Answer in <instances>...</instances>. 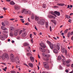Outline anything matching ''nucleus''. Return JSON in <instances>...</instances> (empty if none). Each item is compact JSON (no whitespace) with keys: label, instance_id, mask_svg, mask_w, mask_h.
<instances>
[{"label":"nucleus","instance_id":"f257e3e1","mask_svg":"<svg viewBox=\"0 0 73 73\" xmlns=\"http://www.w3.org/2000/svg\"><path fill=\"white\" fill-rule=\"evenodd\" d=\"M45 23V21L44 19H39V21H38V24H40L41 25H43Z\"/></svg>","mask_w":73,"mask_h":73},{"label":"nucleus","instance_id":"f03ea898","mask_svg":"<svg viewBox=\"0 0 73 73\" xmlns=\"http://www.w3.org/2000/svg\"><path fill=\"white\" fill-rule=\"evenodd\" d=\"M43 65L44 67L45 68H47V69H49V64L46 62H43Z\"/></svg>","mask_w":73,"mask_h":73},{"label":"nucleus","instance_id":"7ed1b4c3","mask_svg":"<svg viewBox=\"0 0 73 73\" xmlns=\"http://www.w3.org/2000/svg\"><path fill=\"white\" fill-rule=\"evenodd\" d=\"M50 48L51 49H53L54 48H55V47H56V44H53L51 43L49 45Z\"/></svg>","mask_w":73,"mask_h":73},{"label":"nucleus","instance_id":"20e7f679","mask_svg":"<svg viewBox=\"0 0 73 73\" xmlns=\"http://www.w3.org/2000/svg\"><path fill=\"white\" fill-rule=\"evenodd\" d=\"M47 17L50 18V19H56V17L54 16L50 15L48 14L47 16Z\"/></svg>","mask_w":73,"mask_h":73},{"label":"nucleus","instance_id":"39448f33","mask_svg":"<svg viewBox=\"0 0 73 73\" xmlns=\"http://www.w3.org/2000/svg\"><path fill=\"white\" fill-rule=\"evenodd\" d=\"M62 53H65L66 55L67 54V50L65 49L64 48L62 49Z\"/></svg>","mask_w":73,"mask_h":73},{"label":"nucleus","instance_id":"423d86ee","mask_svg":"<svg viewBox=\"0 0 73 73\" xmlns=\"http://www.w3.org/2000/svg\"><path fill=\"white\" fill-rule=\"evenodd\" d=\"M39 50L41 51V52H45V49L44 48H43L42 47H40Z\"/></svg>","mask_w":73,"mask_h":73},{"label":"nucleus","instance_id":"0eeeda50","mask_svg":"<svg viewBox=\"0 0 73 73\" xmlns=\"http://www.w3.org/2000/svg\"><path fill=\"white\" fill-rule=\"evenodd\" d=\"M40 45L41 46L40 47L43 48H46V46L44 43H40Z\"/></svg>","mask_w":73,"mask_h":73},{"label":"nucleus","instance_id":"6e6552de","mask_svg":"<svg viewBox=\"0 0 73 73\" xmlns=\"http://www.w3.org/2000/svg\"><path fill=\"white\" fill-rule=\"evenodd\" d=\"M19 32V29H17L16 31H15L14 32V35L15 36H17L18 33Z\"/></svg>","mask_w":73,"mask_h":73},{"label":"nucleus","instance_id":"1a4fd4ad","mask_svg":"<svg viewBox=\"0 0 73 73\" xmlns=\"http://www.w3.org/2000/svg\"><path fill=\"white\" fill-rule=\"evenodd\" d=\"M14 7L15 9H17V10H19V9H20V8L21 7L20 6L17 5H15Z\"/></svg>","mask_w":73,"mask_h":73},{"label":"nucleus","instance_id":"9d476101","mask_svg":"<svg viewBox=\"0 0 73 73\" xmlns=\"http://www.w3.org/2000/svg\"><path fill=\"white\" fill-rule=\"evenodd\" d=\"M55 48H56L58 50H60V45H59V44H57L56 46V45Z\"/></svg>","mask_w":73,"mask_h":73},{"label":"nucleus","instance_id":"9b49d317","mask_svg":"<svg viewBox=\"0 0 73 73\" xmlns=\"http://www.w3.org/2000/svg\"><path fill=\"white\" fill-rule=\"evenodd\" d=\"M54 13L57 16H60V13L59 12L55 11Z\"/></svg>","mask_w":73,"mask_h":73},{"label":"nucleus","instance_id":"f8f14e48","mask_svg":"<svg viewBox=\"0 0 73 73\" xmlns=\"http://www.w3.org/2000/svg\"><path fill=\"white\" fill-rule=\"evenodd\" d=\"M27 33L26 32L23 33H22V36L23 37H25L27 36Z\"/></svg>","mask_w":73,"mask_h":73},{"label":"nucleus","instance_id":"ddd939ff","mask_svg":"<svg viewBox=\"0 0 73 73\" xmlns=\"http://www.w3.org/2000/svg\"><path fill=\"white\" fill-rule=\"evenodd\" d=\"M57 5H58L59 6L62 7V6H64V5L65 4L64 3H57Z\"/></svg>","mask_w":73,"mask_h":73},{"label":"nucleus","instance_id":"4468645a","mask_svg":"<svg viewBox=\"0 0 73 73\" xmlns=\"http://www.w3.org/2000/svg\"><path fill=\"white\" fill-rule=\"evenodd\" d=\"M30 59L31 61L32 62H34V61L35 60L34 57L32 56H31L30 57Z\"/></svg>","mask_w":73,"mask_h":73},{"label":"nucleus","instance_id":"2eb2a0df","mask_svg":"<svg viewBox=\"0 0 73 73\" xmlns=\"http://www.w3.org/2000/svg\"><path fill=\"white\" fill-rule=\"evenodd\" d=\"M53 52L55 53H58V50L57 49H55L53 50Z\"/></svg>","mask_w":73,"mask_h":73},{"label":"nucleus","instance_id":"dca6fc26","mask_svg":"<svg viewBox=\"0 0 73 73\" xmlns=\"http://www.w3.org/2000/svg\"><path fill=\"white\" fill-rule=\"evenodd\" d=\"M10 29L11 32H12L15 30V29H14V27L12 26L10 27Z\"/></svg>","mask_w":73,"mask_h":73},{"label":"nucleus","instance_id":"f3484780","mask_svg":"<svg viewBox=\"0 0 73 73\" xmlns=\"http://www.w3.org/2000/svg\"><path fill=\"white\" fill-rule=\"evenodd\" d=\"M10 58L11 59H13L14 58V55H13V54H11L10 55Z\"/></svg>","mask_w":73,"mask_h":73},{"label":"nucleus","instance_id":"a211bd4d","mask_svg":"<svg viewBox=\"0 0 73 73\" xmlns=\"http://www.w3.org/2000/svg\"><path fill=\"white\" fill-rule=\"evenodd\" d=\"M29 45V44L28 43L25 42L24 44V46H28Z\"/></svg>","mask_w":73,"mask_h":73},{"label":"nucleus","instance_id":"6ab92c4d","mask_svg":"<svg viewBox=\"0 0 73 73\" xmlns=\"http://www.w3.org/2000/svg\"><path fill=\"white\" fill-rule=\"evenodd\" d=\"M16 63L18 64V65H19L20 64V60H19V58H17V61H16Z\"/></svg>","mask_w":73,"mask_h":73},{"label":"nucleus","instance_id":"aec40b11","mask_svg":"<svg viewBox=\"0 0 73 73\" xmlns=\"http://www.w3.org/2000/svg\"><path fill=\"white\" fill-rule=\"evenodd\" d=\"M0 38H1L2 40H4V36L3 35H1L0 36Z\"/></svg>","mask_w":73,"mask_h":73},{"label":"nucleus","instance_id":"412c9836","mask_svg":"<svg viewBox=\"0 0 73 73\" xmlns=\"http://www.w3.org/2000/svg\"><path fill=\"white\" fill-rule=\"evenodd\" d=\"M27 56H29V57L30 56H32V54L30 53H27L26 54Z\"/></svg>","mask_w":73,"mask_h":73},{"label":"nucleus","instance_id":"4be33fe9","mask_svg":"<svg viewBox=\"0 0 73 73\" xmlns=\"http://www.w3.org/2000/svg\"><path fill=\"white\" fill-rule=\"evenodd\" d=\"M29 66H30L31 68H33V64L31 63H29Z\"/></svg>","mask_w":73,"mask_h":73},{"label":"nucleus","instance_id":"5701e85b","mask_svg":"<svg viewBox=\"0 0 73 73\" xmlns=\"http://www.w3.org/2000/svg\"><path fill=\"white\" fill-rule=\"evenodd\" d=\"M35 20H37V23H38V21H39V17H38L35 16Z\"/></svg>","mask_w":73,"mask_h":73},{"label":"nucleus","instance_id":"b1692460","mask_svg":"<svg viewBox=\"0 0 73 73\" xmlns=\"http://www.w3.org/2000/svg\"><path fill=\"white\" fill-rule=\"evenodd\" d=\"M51 22H52V23H53L55 25L56 24V21L55 20H51Z\"/></svg>","mask_w":73,"mask_h":73},{"label":"nucleus","instance_id":"393cba45","mask_svg":"<svg viewBox=\"0 0 73 73\" xmlns=\"http://www.w3.org/2000/svg\"><path fill=\"white\" fill-rule=\"evenodd\" d=\"M61 58H62L61 56H59L58 57V60L60 61V60H61Z\"/></svg>","mask_w":73,"mask_h":73},{"label":"nucleus","instance_id":"a878e982","mask_svg":"<svg viewBox=\"0 0 73 73\" xmlns=\"http://www.w3.org/2000/svg\"><path fill=\"white\" fill-rule=\"evenodd\" d=\"M4 23L6 25H8V24H9V22L7 21H4Z\"/></svg>","mask_w":73,"mask_h":73},{"label":"nucleus","instance_id":"bb28decb","mask_svg":"<svg viewBox=\"0 0 73 73\" xmlns=\"http://www.w3.org/2000/svg\"><path fill=\"white\" fill-rule=\"evenodd\" d=\"M10 3L11 5H15V2H13V1H11L10 2Z\"/></svg>","mask_w":73,"mask_h":73},{"label":"nucleus","instance_id":"cd10ccee","mask_svg":"<svg viewBox=\"0 0 73 73\" xmlns=\"http://www.w3.org/2000/svg\"><path fill=\"white\" fill-rule=\"evenodd\" d=\"M26 12V9H23L22 10V13H24V12Z\"/></svg>","mask_w":73,"mask_h":73},{"label":"nucleus","instance_id":"c85d7f7f","mask_svg":"<svg viewBox=\"0 0 73 73\" xmlns=\"http://www.w3.org/2000/svg\"><path fill=\"white\" fill-rule=\"evenodd\" d=\"M35 19V16L33 15H32L31 17V19L32 20H33Z\"/></svg>","mask_w":73,"mask_h":73},{"label":"nucleus","instance_id":"c756f323","mask_svg":"<svg viewBox=\"0 0 73 73\" xmlns=\"http://www.w3.org/2000/svg\"><path fill=\"white\" fill-rule=\"evenodd\" d=\"M42 7L43 8H46V5L45 3H44L43 4Z\"/></svg>","mask_w":73,"mask_h":73},{"label":"nucleus","instance_id":"7c9ffc66","mask_svg":"<svg viewBox=\"0 0 73 73\" xmlns=\"http://www.w3.org/2000/svg\"><path fill=\"white\" fill-rule=\"evenodd\" d=\"M45 57H47V58H49V57H50V55L48 54L47 55H45Z\"/></svg>","mask_w":73,"mask_h":73},{"label":"nucleus","instance_id":"2f4dec72","mask_svg":"<svg viewBox=\"0 0 73 73\" xmlns=\"http://www.w3.org/2000/svg\"><path fill=\"white\" fill-rule=\"evenodd\" d=\"M68 29H67L65 30V31L64 32V33L65 34H66V33H68Z\"/></svg>","mask_w":73,"mask_h":73},{"label":"nucleus","instance_id":"473e14b6","mask_svg":"<svg viewBox=\"0 0 73 73\" xmlns=\"http://www.w3.org/2000/svg\"><path fill=\"white\" fill-rule=\"evenodd\" d=\"M5 58H9L8 57V55L7 54H6L5 55Z\"/></svg>","mask_w":73,"mask_h":73},{"label":"nucleus","instance_id":"72a5a7b5","mask_svg":"<svg viewBox=\"0 0 73 73\" xmlns=\"http://www.w3.org/2000/svg\"><path fill=\"white\" fill-rule=\"evenodd\" d=\"M47 44H48V45H50V44H52L51 43V42H50V41H49L48 40H47Z\"/></svg>","mask_w":73,"mask_h":73},{"label":"nucleus","instance_id":"f704fd0d","mask_svg":"<svg viewBox=\"0 0 73 73\" xmlns=\"http://www.w3.org/2000/svg\"><path fill=\"white\" fill-rule=\"evenodd\" d=\"M58 68L60 70L62 69V67H61V66H59L58 67Z\"/></svg>","mask_w":73,"mask_h":73},{"label":"nucleus","instance_id":"c9c22d12","mask_svg":"<svg viewBox=\"0 0 73 73\" xmlns=\"http://www.w3.org/2000/svg\"><path fill=\"white\" fill-rule=\"evenodd\" d=\"M50 13L51 14V15H53L54 14V13H54V12H53V11H51L50 12Z\"/></svg>","mask_w":73,"mask_h":73},{"label":"nucleus","instance_id":"e433bc0d","mask_svg":"<svg viewBox=\"0 0 73 73\" xmlns=\"http://www.w3.org/2000/svg\"><path fill=\"white\" fill-rule=\"evenodd\" d=\"M2 25H3V26L5 27V24H4V23L3 22L2 23Z\"/></svg>","mask_w":73,"mask_h":73},{"label":"nucleus","instance_id":"4c0bfd02","mask_svg":"<svg viewBox=\"0 0 73 73\" xmlns=\"http://www.w3.org/2000/svg\"><path fill=\"white\" fill-rule=\"evenodd\" d=\"M10 72L11 73H16V72L14 70H11Z\"/></svg>","mask_w":73,"mask_h":73},{"label":"nucleus","instance_id":"58836bf2","mask_svg":"<svg viewBox=\"0 0 73 73\" xmlns=\"http://www.w3.org/2000/svg\"><path fill=\"white\" fill-rule=\"evenodd\" d=\"M68 37H70V33H68L67 35Z\"/></svg>","mask_w":73,"mask_h":73},{"label":"nucleus","instance_id":"ea45409f","mask_svg":"<svg viewBox=\"0 0 73 73\" xmlns=\"http://www.w3.org/2000/svg\"><path fill=\"white\" fill-rule=\"evenodd\" d=\"M22 32H23V30H20V32H19V35L21 34V33H22Z\"/></svg>","mask_w":73,"mask_h":73},{"label":"nucleus","instance_id":"a19ab883","mask_svg":"<svg viewBox=\"0 0 73 73\" xmlns=\"http://www.w3.org/2000/svg\"><path fill=\"white\" fill-rule=\"evenodd\" d=\"M63 62H66V60H65V59H63Z\"/></svg>","mask_w":73,"mask_h":73},{"label":"nucleus","instance_id":"79ce46f5","mask_svg":"<svg viewBox=\"0 0 73 73\" xmlns=\"http://www.w3.org/2000/svg\"><path fill=\"white\" fill-rule=\"evenodd\" d=\"M28 11H26V12H25V14H28Z\"/></svg>","mask_w":73,"mask_h":73},{"label":"nucleus","instance_id":"37998d69","mask_svg":"<svg viewBox=\"0 0 73 73\" xmlns=\"http://www.w3.org/2000/svg\"><path fill=\"white\" fill-rule=\"evenodd\" d=\"M4 27L3 26H1V28L2 29H3V30H4Z\"/></svg>","mask_w":73,"mask_h":73},{"label":"nucleus","instance_id":"c03bdc74","mask_svg":"<svg viewBox=\"0 0 73 73\" xmlns=\"http://www.w3.org/2000/svg\"><path fill=\"white\" fill-rule=\"evenodd\" d=\"M3 9L4 11H5L6 10H7V9L5 8V7H3Z\"/></svg>","mask_w":73,"mask_h":73},{"label":"nucleus","instance_id":"a18cd8bd","mask_svg":"<svg viewBox=\"0 0 73 73\" xmlns=\"http://www.w3.org/2000/svg\"><path fill=\"white\" fill-rule=\"evenodd\" d=\"M66 66H67V67H69V66H70V65L69 64H67Z\"/></svg>","mask_w":73,"mask_h":73},{"label":"nucleus","instance_id":"49530a36","mask_svg":"<svg viewBox=\"0 0 73 73\" xmlns=\"http://www.w3.org/2000/svg\"><path fill=\"white\" fill-rule=\"evenodd\" d=\"M69 62H70L69 61H67L66 62V64H69Z\"/></svg>","mask_w":73,"mask_h":73},{"label":"nucleus","instance_id":"de8ad7c7","mask_svg":"<svg viewBox=\"0 0 73 73\" xmlns=\"http://www.w3.org/2000/svg\"><path fill=\"white\" fill-rule=\"evenodd\" d=\"M72 21V20H71V19H69V20L68 21V22H69V23H71V21Z\"/></svg>","mask_w":73,"mask_h":73},{"label":"nucleus","instance_id":"09e8293b","mask_svg":"<svg viewBox=\"0 0 73 73\" xmlns=\"http://www.w3.org/2000/svg\"><path fill=\"white\" fill-rule=\"evenodd\" d=\"M50 31H51V32H52V27H51V26H50Z\"/></svg>","mask_w":73,"mask_h":73},{"label":"nucleus","instance_id":"8fccbe9b","mask_svg":"<svg viewBox=\"0 0 73 73\" xmlns=\"http://www.w3.org/2000/svg\"><path fill=\"white\" fill-rule=\"evenodd\" d=\"M73 35V31H72L70 33V35Z\"/></svg>","mask_w":73,"mask_h":73},{"label":"nucleus","instance_id":"3c124183","mask_svg":"<svg viewBox=\"0 0 73 73\" xmlns=\"http://www.w3.org/2000/svg\"><path fill=\"white\" fill-rule=\"evenodd\" d=\"M29 25V23H26L25 24V25Z\"/></svg>","mask_w":73,"mask_h":73},{"label":"nucleus","instance_id":"603ef678","mask_svg":"<svg viewBox=\"0 0 73 73\" xmlns=\"http://www.w3.org/2000/svg\"><path fill=\"white\" fill-rule=\"evenodd\" d=\"M54 8H58V6H54Z\"/></svg>","mask_w":73,"mask_h":73},{"label":"nucleus","instance_id":"864d4df0","mask_svg":"<svg viewBox=\"0 0 73 73\" xmlns=\"http://www.w3.org/2000/svg\"><path fill=\"white\" fill-rule=\"evenodd\" d=\"M48 22H46L45 25H48Z\"/></svg>","mask_w":73,"mask_h":73},{"label":"nucleus","instance_id":"5fc2aeb1","mask_svg":"<svg viewBox=\"0 0 73 73\" xmlns=\"http://www.w3.org/2000/svg\"><path fill=\"white\" fill-rule=\"evenodd\" d=\"M1 64H3V65H5L6 64L5 63H1Z\"/></svg>","mask_w":73,"mask_h":73},{"label":"nucleus","instance_id":"6e6d98bb","mask_svg":"<svg viewBox=\"0 0 73 73\" xmlns=\"http://www.w3.org/2000/svg\"><path fill=\"white\" fill-rule=\"evenodd\" d=\"M27 48L29 49H31V47L30 46H27Z\"/></svg>","mask_w":73,"mask_h":73},{"label":"nucleus","instance_id":"4d7b16f0","mask_svg":"<svg viewBox=\"0 0 73 73\" xmlns=\"http://www.w3.org/2000/svg\"><path fill=\"white\" fill-rule=\"evenodd\" d=\"M23 64L24 65H25L26 66H27V67H29V66H28V65L27 64Z\"/></svg>","mask_w":73,"mask_h":73},{"label":"nucleus","instance_id":"13d9d810","mask_svg":"<svg viewBox=\"0 0 73 73\" xmlns=\"http://www.w3.org/2000/svg\"><path fill=\"white\" fill-rule=\"evenodd\" d=\"M66 18H67V19H69V16L66 15Z\"/></svg>","mask_w":73,"mask_h":73},{"label":"nucleus","instance_id":"bf43d9fd","mask_svg":"<svg viewBox=\"0 0 73 73\" xmlns=\"http://www.w3.org/2000/svg\"><path fill=\"white\" fill-rule=\"evenodd\" d=\"M70 8V6L69 5H68L67 8Z\"/></svg>","mask_w":73,"mask_h":73},{"label":"nucleus","instance_id":"052dcab7","mask_svg":"<svg viewBox=\"0 0 73 73\" xmlns=\"http://www.w3.org/2000/svg\"><path fill=\"white\" fill-rule=\"evenodd\" d=\"M15 19H10V20H11V21H13V20H15Z\"/></svg>","mask_w":73,"mask_h":73},{"label":"nucleus","instance_id":"680f3d73","mask_svg":"<svg viewBox=\"0 0 73 73\" xmlns=\"http://www.w3.org/2000/svg\"><path fill=\"white\" fill-rule=\"evenodd\" d=\"M64 33H61V35H62V36H64Z\"/></svg>","mask_w":73,"mask_h":73},{"label":"nucleus","instance_id":"e2e57ef3","mask_svg":"<svg viewBox=\"0 0 73 73\" xmlns=\"http://www.w3.org/2000/svg\"><path fill=\"white\" fill-rule=\"evenodd\" d=\"M3 18V16H0V19H2Z\"/></svg>","mask_w":73,"mask_h":73},{"label":"nucleus","instance_id":"0e129e2a","mask_svg":"<svg viewBox=\"0 0 73 73\" xmlns=\"http://www.w3.org/2000/svg\"><path fill=\"white\" fill-rule=\"evenodd\" d=\"M49 58H46V60H45L46 61H48L49 60Z\"/></svg>","mask_w":73,"mask_h":73},{"label":"nucleus","instance_id":"69168bd1","mask_svg":"<svg viewBox=\"0 0 73 73\" xmlns=\"http://www.w3.org/2000/svg\"><path fill=\"white\" fill-rule=\"evenodd\" d=\"M35 29H36V31H37V28L36 27V26H35Z\"/></svg>","mask_w":73,"mask_h":73},{"label":"nucleus","instance_id":"338daca9","mask_svg":"<svg viewBox=\"0 0 73 73\" xmlns=\"http://www.w3.org/2000/svg\"><path fill=\"white\" fill-rule=\"evenodd\" d=\"M32 34H31L30 36V38H32Z\"/></svg>","mask_w":73,"mask_h":73},{"label":"nucleus","instance_id":"774afa93","mask_svg":"<svg viewBox=\"0 0 73 73\" xmlns=\"http://www.w3.org/2000/svg\"><path fill=\"white\" fill-rule=\"evenodd\" d=\"M46 28H48V25H46Z\"/></svg>","mask_w":73,"mask_h":73}]
</instances>
